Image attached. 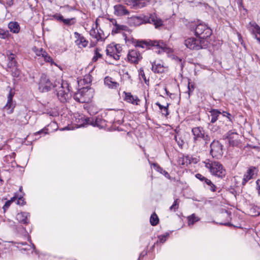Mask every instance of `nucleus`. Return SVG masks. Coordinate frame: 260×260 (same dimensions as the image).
Listing matches in <instances>:
<instances>
[{
    "mask_svg": "<svg viewBox=\"0 0 260 260\" xmlns=\"http://www.w3.org/2000/svg\"><path fill=\"white\" fill-rule=\"evenodd\" d=\"M129 22L131 25L138 26L143 23H153L155 27L162 26V21L157 18L154 14H150L148 16L141 15L134 16L129 19Z\"/></svg>",
    "mask_w": 260,
    "mask_h": 260,
    "instance_id": "1",
    "label": "nucleus"
},
{
    "mask_svg": "<svg viewBox=\"0 0 260 260\" xmlns=\"http://www.w3.org/2000/svg\"><path fill=\"white\" fill-rule=\"evenodd\" d=\"M53 87L55 88L57 96L60 102L66 103L71 98V94L70 93L69 84L67 82L56 81Z\"/></svg>",
    "mask_w": 260,
    "mask_h": 260,
    "instance_id": "2",
    "label": "nucleus"
},
{
    "mask_svg": "<svg viewBox=\"0 0 260 260\" xmlns=\"http://www.w3.org/2000/svg\"><path fill=\"white\" fill-rule=\"evenodd\" d=\"M205 167L208 169L211 174L219 178H223L226 174V171L223 166L219 162L207 159L204 161Z\"/></svg>",
    "mask_w": 260,
    "mask_h": 260,
    "instance_id": "3",
    "label": "nucleus"
},
{
    "mask_svg": "<svg viewBox=\"0 0 260 260\" xmlns=\"http://www.w3.org/2000/svg\"><path fill=\"white\" fill-rule=\"evenodd\" d=\"M79 122L81 121L80 123L78 124L79 127L85 126L86 125H91L96 126L100 128L104 127L106 125V121L101 117H97L95 119L93 118L85 117L84 116H79Z\"/></svg>",
    "mask_w": 260,
    "mask_h": 260,
    "instance_id": "4",
    "label": "nucleus"
},
{
    "mask_svg": "<svg viewBox=\"0 0 260 260\" xmlns=\"http://www.w3.org/2000/svg\"><path fill=\"white\" fill-rule=\"evenodd\" d=\"M191 132L193 136V142L196 145H198L203 140L204 142V145H206L210 141V136L206 134L205 130L202 127H193Z\"/></svg>",
    "mask_w": 260,
    "mask_h": 260,
    "instance_id": "5",
    "label": "nucleus"
},
{
    "mask_svg": "<svg viewBox=\"0 0 260 260\" xmlns=\"http://www.w3.org/2000/svg\"><path fill=\"white\" fill-rule=\"evenodd\" d=\"M184 45L190 50H198L206 48L208 46V41L204 39L191 37L184 41Z\"/></svg>",
    "mask_w": 260,
    "mask_h": 260,
    "instance_id": "6",
    "label": "nucleus"
},
{
    "mask_svg": "<svg viewBox=\"0 0 260 260\" xmlns=\"http://www.w3.org/2000/svg\"><path fill=\"white\" fill-rule=\"evenodd\" d=\"M190 29L194 31L195 35L197 37L204 40L210 37L212 32L211 28L204 23H200L196 27L194 24H191Z\"/></svg>",
    "mask_w": 260,
    "mask_h": 260,
    "instance_id": "7",
    "label": "nucleus"
},
{
    "mask_svg": "<svg viewBox=\"0 0 260 260\" xmlns=\"http://www.w3.org/2000/svg\"><path fill=\"white\" fill-rule=\"evenodd\" d=\"M92 96L87 86L80 89L74 95L76 101L81 103H87L91 101Z\"/></svg>",
    "mask_w": 260,
    "mask_h": 260,
    "instance_id": "8",
    "label": "nucleus"
},
{
    "mask_svg": "<svg viewBox=\"0 0 260 260\" xmlns=\"http://www.w3.org/2000/svg\"><path fill=\"white\" fill-rule=\"evenodd\" d=\"M121 50V47L119 44L112 43L107 47L106 54L109 57L117 60L119 59Z\"/></svg>",
    "mask_w": 260,
    "mask_h": 260,
    "instance_id": "9",
    "label": "nucleus"
},
{
    "mask_svg": "<svg viewBox=\"0 0 260 260\" xmlns=\"http://www.w3.org/2000/svg\"><path fill=\"white\" fill-rule=\"evenodd\" d=\"M223 146L218 141L214 140L210 144V153L213 157L220 158L223 155Z\"/></svg>",
    "mask_w": 260,
    "mask_h": 260,
    "instance_id": "10",
    "label": "nucleus"
},
{
    "mask_svg": "<svg viewBox=\"0 0 260 260\" xmlns=\"http://www.w3.org/2000/svg\"><path fill=\"white\" fill-rule=\"evenodd\" d=\"M210 117V123H215L221 117H226L230 121H232V116L230 113L225 111L221 112L217 109H212L209 112Z\"/></svg>",
    "mask_w": 260,
    "mask_h": 260,
    "instance_id": "11",
    "label": "nucleus"
},
{
    "mask_svg": "<svg viewBox=\"0 0 260 260\" xmlns=\"http://www.w3.org/2000/svg\"><path fill=\"white\" fill-rule=\"evenodd\" d=\"M142 59V56L137 49L135 48L128 51L127 55V61L131 63L137 64Z\"/></svg>",
    "mask_w": 260,
    "mask_h": 260,
    "instance_id": "12",
    "label": "nucleus"
},
{
    "mask_svg": "<svg viewBox=\"0 0 260 260\" xmlns=\"http://www.w3.org/2000/svg\"><path fill=\"white\" fill-rule=\"evenodd\" d=\"M52 84L46 75L42 74L40 77L39 83V89L42 92L49 91L52 87Z\"/></svg>",
    "mask_w": 260,
    "mask_h": 260,
    "instance_id": "13",
    "label": "nucleus"
},
{
    "mask_svg": "<svg viewBox=\"0 0 260 260\" xmlns=\"http://www.w3.org/2000/svg\"><path fill=\"white\" fill-rule=\"evenodd\" d=\"M247 29L255 37L257 41H260V27L257 24L254 22L251 21L247 25Z\"/></svg>",
    "mask_w": 260,
    "mask_h": 260,
    "instance_id": "14",
    "label": "nucleus"
},
{
    "mask_svg": "<svg viewBox=\"0 0 260 260\" xmlns=\"http://www.w3.org/2000/svg\"><path fill=\"white\" fill-rule=\"evenodd\" d=\"M239 135L237 132L234 131H230L226 134V138L229 140V143L232 146H238L239 144L238 140Z\"/></svg>",
    "mask_w": 260,
    "mask_h": 260,
    "instance_id": "15",
    "label": "nucleus"
},
{
    "mask_svg": "<svg viewBox=\"0 0 260 260\" xmlns=\"http://www.w3.org/2000/svg\"><path fill=\"white\" fill-rule=\"evenodd\" d=\"M257 170L256 167H250L244 175L242 182V185H244L249 180L252 179L254 176L256 174Z\"/></svg>",
    "mask_w": 260,
    "mask_h": 260,
    "instance_id": "16",
    "label": "nucleus"
},
{
    "mask_svg": "<svg viewBox=\"0 0 260 260\" xmlns=\"http://www.w3.org/2000/svg\"><path fill=\"white\" fill-rule=\"evenodd\" d=\"M14 95V92H13L12 89L10 88L9 93L8 95V100L7 103L5 106L4 107V109L6 110H8V113L11 114L13 112V109L14 108V106L13 104V98Z\"/></svg>",
    "mask_w": 260,
    "mask_h": 260,
    "instance_id": "17",
    "label": "nucleus"
},
{
    "mask_svg": "<svg viewBox=\"0 0 260 260\" xmlns=\"http://www.w3.org/2000/svg\"><path fill=\"white\" fill-rule=\"evenodd\" d=\"M74 36L76 39L75 40V43L79 47H85L87 46L88 41L86 40L80 34L77 32H75Z\"/></svg>",
    "mask_w": 260,
    "mask_h": 260,
    "instance_id": "18",
    "label": "nucleus"
},
{
    "mask_svg": "<svg viewBox=\"0 0 260 260\" xmlns=\"http://www.w3.org/2000/svg\"><path fill=\"white\" fill-rule=\"evenodd\" d=\"M6 53L8 60V62L7 64V71H9L8 69H11L16 67L17 63L15 59L16 55L15 54L12 53L10 51H7Z\"/></svg>",
    "mask_w": 260,
    "mask_h": 260,
    "instance_id": "19",
    "label": "nucleus"
},
{
    "mask_svg": "<svg viewBox=\"0 0 260 260\" xmlns=\"http://www.w3.org/2000/svg\"><path fill=\"white\" fill-rule=\"evenodd\" d=\"M129 5H131L134 8H142L147 6L149 3V0H132L129 2Z\"/></svg>",
    "mask_w": 260,
    "mask_h": 260,
    "instance_id": "20",
    "label": "nucleus"
},
{
    "mask_svg": "<svg viewBox=\"0 0 260 260\" xmlns=\"http://www.w3.org/2000/svg\"><path fill=\"white\" fill-rule=\"evenodd\" d=\"M30 216L29 213L27 212H20L17 214L16 219L19 222L26 224L29 223Z\"/></svg>",
    "mask_w": 260,
    "mask_h": 260,
    "instance_id": "21",
    "label": "nucleus"
},
{
    "mask_svg": "<svg viewBox=\"0 0 260 260\" xmlns=\"http://www.w3.org/2000/svg\"><path fill=\"white\" fill-rule=\"evenodd\" d=\"M114 14L117 16L126 15L129 14L128 11L125 9V7L121 5H117L114 6Z\"/></svg>",
    "mask_w": 260,
    "mask_h": 260,
    "instance_id": "22",
    "label": "nucleus"
},
{
    "mask_svg": "<svg viewBox=\"0 0 260 260\" xmlns=\"http://www.w3.org/2000/svg\"><path fill=\"white\" fill-rule=\"evenodd\" d=\"M152 71L155 73H161L165 71V67L160 63L155 61L152 63Z\"/></svg>",
    "mask_w": 260,
    "mask_h": 260,
    "instance_id": "23",
    "label": "nucleus"
},
{
    "mask_svg": "<svg viewBox=\"0 0 260 260\" xmlns=\"http://www.w3.org/2000/svg\"><path fill=\"white\" fill-rule=\"evenodd\" d=\"M104 83L109 88H116L119 86L117 82L114 81L112 78L109 77H106L105 78Z\"/></svg>",
    "mask_w": 260,
    "mask_h": 260,
    "instance_id": "24",
    "label": "nucleus"
},
{
    "mask_svg": "<svg viewBox=\"0 0 260 260\" xmlns=\"http://www.w3.org/2000/svg\"><path fill=\"white\" fill-rule=\"evenodd\" d=\"M125 100L134 105H138L139 99L137 96H133L130 92L125 93Z\"/></svg>",
    "mask_w": 260,
    "mask_h": 260,
    "instance_id": "25",
    "label": "nucleus"
},
{
    "mask_svg": "<svg viewBox=\"0 0 260 260\" xmlns=\"http://www.w3.org/2000/svg\"><path fill=\"white\" fill-rule=\"evenodd\" d=\"M8 28L10 29L11 32L14 34H17L20 31V26L17 22H10L8 24Z\"/></svg>",
    "mask_w": 260,
    "mask_h": 260,
    "instance_id": "26",
    "label": "nucleus"
},
{
    "mask_svg": "<svg viewBox=\"0 0 260 260\" xmlns=\"http://www.w3.org/2000/svg\"><path fill=\"white\" fill-rule=\"evenodd\" d=\"M151 45L154 47H157L160 49L162 51H166L167 49L166 44L162 41H151Z\"/></svg>",
    "mask_w": 260,
    "mask_h": 260,
    "instance_id": "27",
    "label": "nucleus"
},
{
    "mask_svg": "<svg viewBox=\"0 0 260 260\" xmlns=\"http://www.w3.org/2000/svg\"><path fill=\"white\" fill-rule=\"evenodd\" d=\"M188 225L189 226L192 225L194 223L199 221L200 218L196 215L195 214H192L187 217Z\"/></svg>",
    "mask_w": 260,
    "mask_h": 260,
    "instance_id": "28",
    "label": "nucleus"
},
{
    "mask_svg": "<svg viewBox=\"0 0 260 260\" xmlns=\"http://www.w3.org/2000/svg\"><path fill=\"white\" fill-rule=\"evenodd\" d=\"M127 28V26L123 25L116 24V26L112 29V34H117L120 32V30H125Z\"/></svg>",
    "mask_w": 260,
    "mask_h": 260,
    "instance_id": "29",
    "label": "nucleus"
},
{
    "mask_svg": "<svg viewBox=\"0 0 260 260\" xmlns=\"http://www.w3.org/2000/svg\"><path fill=\"white\" fill-rule=\"evenodd\" d=\"M89 34L93 38L95 39L97 41L101 40L100 34L97 32V29L94 28V26H92V29L90 30Z\"/></svg>",
    "mask_w": 260,
    "mask_h": 260,
    "instance_id": "30",
    "label": "nucleus"
},
{
    "mask_svg": "<svg viewBox=\"0 0 260 260\" xmlns=\"http://www.w3.org/2000/svg\"><path fill=\"white\" fill-rule=\"evenodd\" d=\"M159 221V219L155 213H153L150 218V222L153 226L156 225Z\"/></svg>",
    "mask_w": 260,
    "mask_h": 260,
    "instance_id": "31",
    "label": "nucleus"
},
{
    "mask_svg": "<svg viewBox=\"0 0 260 260\" xmlns=\"http://www.w3.org/2000/svg\"><path fill=\"white\" fill-rule=\"evenodd\" d=\"M206 184L208 185V188L212 192H214L216 191V187L215 185L211 182V181L208 179H206V181L205 182Z\"/></svg>",
    "mask_w": 260,
    "mask_h": 260,
    "instance_id": "32",
    "label": "nucleus"
},
{
    "mask_svg": "<svg viewBox=\"0 0 260 260\" xmlns=\"http://www.w3.org/2000/svg\"><path fill=\"white\" fill-rule=\"evenodd\" d=\"M148 45H151L150 42L149 43H148L147 42L141 41L137 42V43L135 44V47L145 48V47L147 48Z\"/></svg>",
    "mask_w": 260,
    "mask_h": 260,
    "instance_id": "33",
    "label": "nucleus"
},
{
    "mask_svg": "<svg viewBox=\"0 0 260 260\" xmlns=\"http://www.w3.org/2000/svg\"><path fill=\"white\" fill-rule=\"evenodd\" d=\"M33 50L37 56L42 57L43 56H44L46 52V51L44 50L42 48L38 49L36 47L33 48Z\"/></svg>",
    "mask_w": 260,
    "mask_h": 260,
    "instance_id": "34",
    "label": "nucleus"
},
{
    "mask_svg": "<svg viewBox=\"0 0 260 260\" xmlns=\"http://www.w3.org/2000/svg\"><path fill=\"white\" fill-rule=\"evenodd\" d=\"M17 198H18V197L16 195H14V196L13 197L11 198L10 200L7 201L5 203L4 206H3V209L4 210V211H6L7 209H8L9 208L11 204L13 202L15 201L16 200V199H17Z\"/></svg>",
    "mask_w": 260,
    "mask_h": 260,
    "instance_id": "35",
    "label": "nucleus"
},
{
    "mask_svg": "<svg viewBox=\"0 0 260 260\" xmlns=\"http://www.w3.org/2000/svg\"><path fill=\"white\" fill-rule=\"evenodd\" d=\"M62 22L67 25H71L75 23L76 19L75 18L64 19L63 18Z\"/></svg>",
    "mask_w": 260,
    "mask_h": 260,
    "instance_id": "36",
    "label": "nucleus"
},
{
    "mask_svg": "<svg viewBox=\"0 0 260 260\" xmlns=\"http://www.w3.org/2000/svg\"><path fill=\"white\" fill-rule=\"evenodd\" d=\"M149 164L151 165V167H153L154 169H155L156 171L158 172L160 174L163 171V169L160 167L158 164L156 163H152L150 161L148 160Z\"/></svg>",
    "mask_w": 260,
    "mask_h": 260,
    "instance_id": "37",
    "label": "nucleus"
},
{
    "mask_svg": "<svg viewBox=\"0 0 260 260\" xmlns=\"http://www.w3.org/2000/svg\"><path fill=\"white\" fill-rule=\"evenodd\" d=\"M179 199H176L174 201L173 205L170 207V210L171 211H176L179 207Z\"/></svg>",
    "mask_w": 260,
    "mask_h": 260,
    "instance_id": "38",
    "label": "nucleus"
},
{
    "mask_svg": "<svg viewBox=\"0 0 260 260\" xmlns=\"http://www.w3.org/2000/svg\"><path fill=\"white\" fill-rule=\"evenodd\" d=\"M9 35L8 30L0 29V38L3 39H6L9 37Z\"/></svg>",
    "mask_w": 260,
    "mask_h": 260,
    "instance_id": "39",
    "label": "nucleus"
},
{
    "mask_svg": "<svg viewBox=\"0 0 260 260\" xmlns=\"http://www.w3.org/2000/svg\"><path fill=\"white\" fill-rule=\"evenodd\" d=\"M15 195H16L18 197V198H17L16 199V200H17V204L21 206L24 205L25 202L24 201V198H23V196L20 195L18 196V195L16 194Z\"/></svg>",
    "mask_w": 260,
    "mask_h": 260,
    "instance_id": "40",
    "label": "nucleus"
},
{
    "mask_svg": "<svg viewBox=\"0 0 260 260\" xmlns=\"http://www.w3.org/2000/svg\"><path fill=\"white\" fill-rule=\"evenodd\" d=\"M194 89V85L193 83H191L190 81L188 82V95L190 96L193 92V91Z\"/></svg>",
    "mask_w": 260,
    "mask_h": 260,
    "instance_id": "41",
    "label": "nucleus"
},
{
    "mask_svg": "<svg viewBox=\"0 0 260 260\" xmlns=\"http://www.w3.org/2000/svg\"><path fill=\"white\" fill-rule=\"evenodd\" d=\"M42 57L46 62H50L51 64H53L54 63L52 58L48 54L46 51L45 52V54H44V56H43Z\"/></svg>",
    "mask_w": 260,
    "mask_h": 260,
    "instance_id": "42",
    "label": "nucleus"
},
{
    "mask_svg": "<svg viewBox=\"0 0 260 260\" xmlns=\"http://www.w3.org/2000/svg\"><path fill=\"white\" fill-rule=\"evenodd\" d=\"M169 105V104L167 103V106H165V107H164V108H162V109L160 111L161 114L163 116H165V117H167L169 114V113L168 111Z\"/></svg>",
    "mask_w": 260,
    "mask_h": 260,
    "instance_id": "43",
    "label": "nucleus"
},
{
    "mask_svg": "<svg viewBox=\"0 0 260 260\" xmlns=\"http://www.w3.org/2000/svg\"><path fill=\"white\" fill-rule=\"evenodd\" d=\"M102 57V54L100 53L99 51V49L96 48L94 51V55L92 58L93 61H96L99 58H101Z\"/></svg>",
    "mask_w": 260,
    "mask_h": 260,
    "instance_id": "44",
    "label": "nucleus"
},
{
    "mask_svg": "<svg viewBox=\"0 0 260 260\" xmlns=\"http://www.w3.org/2000/svg\"><path fill=\"white\" fill-rule=\"evenodd\" d=\"M174 139L179 147H181L184 144V142L181 137H178L176 135L174 137Z\"/></svg>",
    "mask_w": 260,
    "mask_h": 260,
    "instance_id": "45",
    "label": "nucleus"
},
{
    "mask_svg": "<svg viewBox=\"0 0 260 260\" xmlns=\"http://www.w3.org/2000/svg\"><path fill=\"white\" fill-rule=\"evenodd\" d=\"M168 236H169V234L166 233L165 235H160L159 236H158V238L159 242H160L161 243H164L166 241L167 238L168 237Z\"/></svg>",
    "mask_w": 260,
    "mask_h": 260,
    "instance_id": "46",
    "label": "nucleus"
},
{
    "mask_svg": "<svg viewBox=\"0 0 260 260\" xmlns=\"http://www.w3.org/2000/svg\"><path fill=\"white\" fill-rule=\"evenodd\" d=\"M139 76H140V78H142L144 80V81L146 84H147V82H149V80H147L146 77L145 75V73L143 70H141L140 71Z\"/></svg>",
    "mask_w": 260,
    "mask_h": 260,
    "instance_id": "47",
    "label": "nucleus"
},
{
    "mask_svg": "<svg viewBox=\"0 0 260 260\" xmlns=\"http://www.w3.org/2000/svg\"><path fill=\"white\" fill-rule=\"evenodd\" d=\"M53 17L58 20V21H62V20H63V17L60 15V14H55L54 15H53Z\"/></svg>",
    "mask_w": 260,
    "mask_h": 260,
    "instance_id": "48",
    "label": "nucleus"
},
{
    "mask_svg": "<svg viewBox=\"0 0 260 260\" xmlns=\"http://www.w3.org/2000/svg\"><path fill=\"white\" fill-rule=\"evenodd\" d=\"M196 177L197 178H198V179H199L200 180H201L202 181L205 182L206 179H207V178H205L204 176H203L201 174H199V173L197 174L196 175Z\"/></svg>",
    "mask_w": 260,
    "mask_h": 260,
    "instance_id": "49",
    "label": "nucleus"
},
{
    "mask_svg": "<svg viewBox=\"0 0 260 260\" xmlns=\"http://www.w3.org/2000/svg\"><path fill=\"white\" fill-rule=\"evenodd\" d=\"M20 72L18 70L16 69L14 71L12 72V75L15 77H18L19 75Z\"/></svg>",
    "mask_w": 260,
    "mask_h": 260,
    "instance_id": "50",
    "label": "nucleus"
},
{
    "mask_svg": "<svg viewBox=\"0 0 260 260\" xmlns=\"http://www.w3.org/2000/svg\"><path fill=\"white\" fill-rule=\"evenodd\" d=\"M161 174L164 175L166 178H170V176L169 174L165 170H163L162 172L161 173Z\"/></svg>",
    "mask_w": 260,
    "mask_h": 260,
    "instance_id": "51",
    "label": "nucleus"
},
{
    "mask_svg": "<svg viewBox=\"0 0 260 260\" xmlns=\"http://www.w3.org/2000/svg\"><path fill=\"white\" fill-rule=\"evenodd\" d=\"M256 183L257 188L258 189V193H260V180H257L256 181Z\"/></svg>",
    "mask_w": 260,
    "mask_h": 260,
    "instance_id": "52",
    "label": "nucleus"
},
{
    "mask_svg": "<svg viewBox=\"0 0 260 260\" xmlns=\"http://www.w3.org/2000/svg\"><path fill=\"white\" fill-rule=\"evenodd\" d=\"M6 4L7 5H8L9 7H11L13 4V0H7Z\"/></svg>",
    "mask_w": 260,
    "mask_h": 260,
    "instance_id": "53",
    "label": "nucleus"
},
{
    "mask_svg": "<svg viewBox=\"0 0 260 260\" xmlns=\"http://www.w3.org/2000/svg\"><path fill=\"white\" fill-rule=\"evenodd\" d=\"M97 32H98L100 34V35L101 36V39H102L103 38L102 35H103V30L102 29H101L100 28H99V29L98 28Z\"/></svg>",
    "mask_w": 260,
    "mask_h": 260,
    "instance_id": "54",
    "label": "nucleus"
},
{
    "mask_svg": "<svg viewBox=\"0 0 260 260\" xmlns=\"http://www.w3.org/2000/svg\"><path fill=\"white\" fill-rule=\"evenodd\" d=\"M110 22L112 23V24L115 26L116 25V24H118L117 23V21L114 19H112L110 20Z\"/></svg>",
    "mask_w": 260,
    "mask_h": 260,
    "instance_id": "55",
    "label": "nucleus"
},
{
    "mask_svg": "<svg viewBox=\"0 0 260 260\" xmlns=\"http://www.w3.org/2000/svg\"><path fill=\"white\" fill-rule=\"evenodd\" d=\"M156 105L159 107L160 111L162 110V108H164L165 107L164 106L161 105L159 102L156 103Z\"/></svg>",
    "mask_w": 260,
    "mask_h": 260,
    "instance_id": "56",
    "label": "nucleus"
},
{
    "mask_svg": "<svg viewBox=\"0 0 260 260\" xmlns=\"http://www.w3.org/2000/svg\"><path fill=\"white\" fill-rule=\"evenodd\" d=\"M98 25H99V24L98 22V19H96L95 22V24L94 25H93V26H94V28L97 29L98 28Z\"/></svg>",
    "mask_w": 260,
    "mask_h": 260,
    "instance_id": "57",
    "label": "nucleus"
},
{
    "mask_svg": "<svg viewBox=\"0 0 260 260\" xmlns=\"http://www.w3.org/2000/svg\"><path fill=\"white\" fill-rule=\"evenodd\" d=\"M43 132H44V129H42L40 131H39L38 132L36 133V134H39L43 133Z\"/></svg>",
    "mask_w": 260,
    "mask_h": 260,
    "instance_id": "58",
    "label": "nucleus"
},
{
    "mask_svg": "<svg viewBox=\"0 0 260 260\" xmlns=\"http://www.w3.org/2000/svg\"><path fill=\"white\" fill-rule=\"evenodd\" d=\"M117 122L118 124H121L122 121L121 120H117Z\"/></svg>",
    "mask_w": 260,
    "mask_h": 260,
    "instance_id": "59",
    "label": "nucleus"
},
{
    "mask_svg": "<svg viewBox=\"0 0 260 260\" xmlns=\"http://www.w3.org/2000/svg\"><path fill=\"white\" fill-rule=\"evenodd\" d=\"M241 44L243 46V47L245 48H246V46L245 45V44L243 43V42H241Z\"/></svg>",
    "mask_w": 260,
    "mask_h": 260,
    "instance_id": "60",
    "label": "nucleus"
},
{
    "mask_svg": "<svg viewBox=\"0 0 260 260\" xmlns=\"http://www.w3.org/2000/svg\"><path fill=\"white\" fill-rule=\"evenodd\" d=\"M19 191H22V186H20V187H19Z\"/></svg>",
    "mask_w": 260,
    "mask_h": 260,
    "instance_id": "61",
    "label": "nucleus"
},
{
    "mask_svg": "<svg viewBox=\"0 0 260 260\" xmlns=\"http://www.w3.org/2000/svg\"><path fill=\"white\" fill-rule=\"evenodd\" d=\"M144 255V254H143V253H141L140 255V257L141 256H143Z\"/></svg>",
    "mask_w": 260,
    "mask_h": 260,
    "instance_id": "62",
    "label": "nucleus"
},
{
    "mask_svg": "<svg viewBox=\"0 0 260 260\" xmlns=\"http://www.w3.org/2000/svg\"><path fill=\"white\" fill-rule=\"evenodd\" d=\"M239 39L241 37V35L240 34H239Z\"/></svg>",
    "mask_w": 260,
    "mask_h": 260,
    "instance_id": "63",
    "label": "nucleus"
},
{
    "mask_svg": "<svg viewBox=\"0 0 260 260\" xmlns=\"http://www.w3.org/2000/svg\"><path fill=\"white\" fill-rule=\"evenodd\" d=\"M211 124H210V123H209V126H211Z\"/></svg>",
    "mask_w": 260,
    "mask_h": 260,
    "instance_id": "64",
    "label": "nucleus"
}]
</instances>
